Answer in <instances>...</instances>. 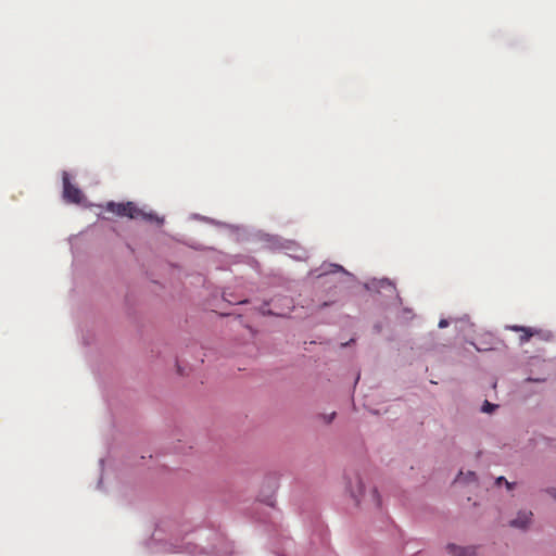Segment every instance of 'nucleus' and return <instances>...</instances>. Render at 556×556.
<instances>
[{"instance_id": "f257e3e1", "label": "nucleus", "mask_w": 556, "mask_h": 556, "mask_svg": "<svg viewBox=\"0 0 556 556\" xmlns=\"http://www.w3.org/2000/svg\"><path fill=\"white\" fill-rule=\"evenodd\" d=\"M105 208L106 211L112 212L117 216H126L131 219H144L150 222L157 219L153 214L143 212L134 202H109Z\"/></svg>"}, {"instance_id": "f03ea898", "label": "nucleus", "mask_w": 556, "mask_h": 556, "mask_svg": "<svg viewBox=\"0 0 556 556\" xmlns=\"http://www.w3.org/2000/svg\"><path fill=\"white\" fill-rule=\"evenodd\" d=\"M63 197L67 202L76 204L80 203L84 198L80 189L71 184L66 172L63 173Z\"/></svg>"}, {"instance_id": "7ed1b4c3", "label": "nucleus", "mask_w": 556, "mask_h": 556, "mask_svg": "<svg viewBox=\"0 0 556 556\" xmlns=\"http://www.w3.org/2000/svg\"><path fill=\"white\" fill-rule=\"evenodd\" d=\"M358 495L354 494L353 493V496L356 498L357 503H365V504H368V505H372L374 507L376 508H380L381 506V498H380V495L378 493V491L376 489H371L369 494L366 495L364 494V485L361 481H358Z\"/></svg>"}, {"instance_id": "20e7f679", "label": "nucleus", "mask_w": 556, "mask_h": 556, "mask_svg": "<svg viewBox=\"0 0 556 556\" xmlns=\"http://www.w3.org/2000/svg\"><path fill=\"white\" fill-rule=\"evenodd\" d=\"M508 330L520 332L519 337V344L523 345L528 341H530L531 338L534 336L540 334V330L531 327H525V326H518V325H510L506 327Z\"/></svg>"}, {"instance_id": "39448f33", "label": "nucleus", "mask_w": 556, "mask_h": 556, "mask_svg": "<svg viewBox=\"0 0 556 556\" xmlns=\"http://www.w3.org/2000/svg\"><path fill=\"white\" fill-rule=\"evenodd\" d=\"M532 513L529 510H521L518 513L517 517L514 518L509 525L514 528L518 529H527L531 523Z\"/></svg>"}, {"instance_id": "423d86ee", "label": "nucleus", "mask_w": 556, "mask_h": 556, "mask_svg": "<svg viewBox=\"0 0 556 556\" xmlns=\"http://www.w3.org/2000/svg\"><path fill=\"white\" fill-rule=\"evenodd\" d=\"M446 551L451 556H475V546H458L456 544H448Z\"/></svg>"}, {"instance_id": "0eeeda50", "label": "nucleus", "mask_w": 556, "mask_h": 556, "mask_svg": "<svg viewBox=\"0 0 556 556\" xmlns=\"http://www.w3.org/2000/svg\"><path fill=\"white\" fill-rule=\"evenodd\" d=\"M497 406L494 404H491L490 402L485 401L482 406V412L484 413H491L493 412Z\"/></svg>"}, {"instance_id": "6e6552de", "label": "nucleus", "mask_w": 556, "mask_h": 556, "mask_svg": "<svg viewBox=\"0 0 556 556\" xmlns=\"http://www.w3.org/2000/svg\"><path fill=\"white\" fill-rule=\"evenodd\" d=\"M447 325H448V323H447V320H446V319H441V320L439 321V327H440V328H444V327H446Z\"/></svg>"}, {"instance_id": "1a4fd4ad", "label": "nucleus", "mask_w": 556, "mask_h": 556, "mask_svg": "<svg viewBox=\"0 0 556 556\" xmlns=\"http://www.w3.org/2000/svg\"><path fill=\"white\" fill-rule=\"evenodd\" d=\"M527 380H528V381H535V382H543V381H545L546 379H545V378H536V379L528 378Z\"/></svg>"}, {"instance_id": "9d476101", "label": "nucleus", "mask_w": 556, "mask_h": 556, "mask_svg": "<svg viewBox=\"0 0 556 556\" xmlns=\"http://www.w3.org/2000/svg\"><path fill=\"white\" fill-rule=\"evenodd\" d=\"M503 481H505V479H504L503 477H500V478L497 479V484L503 483Z\"/></svg>"}, {"instance_id": "9b49d317", "label": "nucleus", "mask_w": 556, "mask_h": 556, "mask_svg": "<svg viewBox=\"0 0 556 556\" xmlns=\"http://www.w3.org/2000/svg\"><path fill=\"white\" fill-rule=\"evenodd\" d=\"M334 416H336V413H332V415L330 416L328 421L330 422Z\"/></svg>"}, {"instance_id": "f8f14e48", "label": "nucleus", "mask_w": 556, "mask_h": 556, "mask_svg": "<svg viewBox=\"0 0 556 556\" xmlns=\"http://www.w3.org/2000/svg\"><path fill=\"white\" fill-rule=\"evenodd\" d=\"M336 268H337L338 270H342V269H343V268H342L341 266H339V265H336Z\"/></svg>"}]
</instances>
